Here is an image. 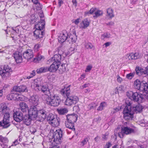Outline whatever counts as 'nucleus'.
<instances>
[{
	"label": "nucleus",
	"instance_id": "obj_1",
	"mask_svg": "<svg viewBox=\"0 0 148 148\" xmlns=\"http://www.w3.org/2000/svg\"><path fill=\"white\" fill-rule=\"evenodd\" d=\"M143 109L142 106L139 104L132 108V103L131 102H129L123 111L124 119L126 120H132L133 114L140 112Z\"/></svg>",
	"mask_w": 148,
	"mask_h": 148
},
{
	"label": "nucleus",
	"instance_id": "obj_2",
	"mask_svg": "<svg viewBox=\"0 0 148 148\" xmlns=\"http://www.w3.org/2000/svg\"><path fill=\"white\" fill-rule=\"evenodd\" d=\"M0 112V116L3 115V120L0 121V125L3 128H7L11 125L10 115L9 113L10 110L5 105L1 106Z\"/></svg>",
	"mask_w": 148,
	"mask_h": 148
},
{
	"label": "nucleus",
	"instance_id": "obj_3",
	"mask_svg": "<svg viewBox=\"0 0 148 148\" xmlns=\"http://www.w3.org/2000/svg\"><path fill=\"white\" fill-rule=\"evenodd\" d=\"M70 86L69 85L67 87H65L61 90V94L63 95H65L67 98L64 102L65 105L71 106L76 104L79 101L78 97L76 96H70Z\"/></svg>",
	"mask_w": 148,
	"mask_h": 148
},
{
	"label": "nucleus",
	"instance_id": "obj_4",
	"mask_svg": "<svg viewBox=\"0 0 148 148\" xmlns=\"http://www.w3.org/2000/svg\"><path fill=\"white\" fill-rule=\"evenodd\" d=\"M45 21L41 19L40 22H37L35 25L36 29L34 32V36L36 39L42 38L45 34L43 29H45Z\"/></svg>",
	"mask_w": 148,
	"mask_h": 148
},
{
	"label": "nucleus",
	"instance_id": "obj_5",
	"mask_svg": "<svg viewBox=\"0 0 148 148\" xmlns=\"http://www.w3.org/2000/svg\"><path fill=\"white\" fill-rule=\"evenodd\" d=\"M127 95L132 100L138 103H141L144 99L143 95L137 92H133L132 91H130L127 92Z\"/></svg>",
	"mask_w": 148,
	"mask_h": 148
},
{
	"label": "nucleus",
	"instance_id": "obj_6",
	"mask_svg": "<svg viewBox=\"0 0 148 148\" xmlns=\"http://www.w3.org/2000/svg\"><path fill=\"white\" fill-rule=\"evenodd\" d=\"M46 101L47 104L53 106H58L61 102L59 97L56 95H50V97L48 96L46 98Z\"/></svg>",
	"mask_w": 148,
	"mask_h": 148
},
{
	"label": "nucleus",
	"instance_id": "obj_7",
	"mask_svg": "<svg viewBox=\"0 0 148 148\" xmlns=\"http://www.w3.org/2000/svg\"><path fill=\"white\" fill-rule=\"evenodd\" d=\"M63 132L61 129L56 130L53 133L51 141H53L55 143L59 144L61 143L62 139Z\"/></svg>",
	"mask_w": 148,
	"mask_h": 148
},
{
	"label": "nucleus",
	"instance_id": "obj_8",
	"mask_svg": "<svg viewBox=\"0 0 148 148\" xmlns=\"http://www.w3.org/2000/svg\"><path fill=\"white\" fill-rule=\"evenodd\" d=\"M12 71L11 67L7 65H5L3 69H0V74L3 78L8 77L10 76V72Z\"/></svg>",
	"mask_w": 148,
	"mask_h": 148
},
{
	"label": "nucleus",
	"instance_id": "obj_9",
	"mask_svg": "<svg viewBox=\"0 0 148 148\" xmlns=\"http://www.w3.org/2000/svg\"><path fill=\"white\" fill-rule=\"evenodd\" d=\"M36 86L39 91H40L45 95H48L50 93L48 86L47 84L42 85L36 84Z\"/></svg>",
	"mask_w": 148,
	"mask_h": 148
},
{
	"label": "nucleus",
	"instance_id": "obj_10",
	"mask_svg": "<svg viewBox=\"0 0 148 148\" xmlns=\"http://www.w3.org/2000/svg\"><path fill=\"white\" fill-rule=\"evenodd\" d=\"M38 111L35 106L31 107L28 110V115L31 118L34 120L37 118Z\"/></svg>",
	"mask_w": 148,
	"mask_h": 148
},
{
	"label": "nucleus",
	"instance_id": "obj_11",
	"mask_svg": "<svg viewBox=\"0 0 148 148\" xmlns=\"http://www.w3.org/2000/svg\"><path fill=\"white\" fill-rule=\"evenodd\" d=\"M37 118L40 122H42L47 118L48 112L45 110L40 109L38 111Z\"/></svg>",
	"mask_w": 148,
	"mask_h": 148
},
{
	"label": "nucleus",
	"instance_id": "obj_12",
	"mask_svg": "<svg viewBox=\"0 0 148 148\" xmlns=\"http://www.w3.org/2000/svg\"><path fill=\"white\" fill-rule=\"evenodd\" d=\"M27 87L25 86H15L13 88V90H12V92L14 94V95H17V92H27Z\"/></svg>",
	"mask_w": 148,
	"mask_h": 148
},
{
	"label": "nucleus",
	"instance_id": "obj_13",
	"mask_svg": "<svg viewBox=\"0 0 148 148\" xmlns=\"http://www.w3.org/2000/svg\"><path fill=\"white\" fill-rule=\"evenodd\" d=\"M13 117L14 120L18 122H20L23 120V114L19 110L14 112Z\"/></svg>",
	"mask_w": 148,
	"mask_h": 148
},
{
	"label": "nucleus",
	"instance_id": "obj_14",
	"mask_svg": "<svg viewBox=\"0 0 148 148\" xmlns=\"http://www.w3.org/2000/svg\"><path fill=\"white\" fill-rule=\"evenodd\" d=\"M23 55L24 58L26 59L28 61L32 59L34 56L33 51L31 49L27 50L23 52Z\"/></svg>",
	"mask_w": 148,
	"mask_h": 148
},
{
	"label": "nucleus",
	"instance_id": "obj_15",
	"mask_svg": "<svg viewBox=\"0 0 148 148\" xmlns=\"http://www.w3.org/2000/svg\"><path fill=\"white\" fill-rule=\"evenodd\" d=\"M68 34L67 32L64 31L63 33L62 34H61L58 37V41L59 42H63L67 40V43H69L70 45V42H68Z\"/></svg>",
	"mask_w": 148,
	"mask_h": 148
},
{
	"label": "nucleus",
	"instance_id": "obj_16",
	"mask_svg": "<svg viewBox=\"0 0 148 148\" xmlns=\"http://www.w3.org/2000/svg\"><path fill=\"white\" fill-rule=\"evenodd\" d=\"M60 64L53 62L49 67H47V71L50 72H54L56 71Z\"/></svg>",
	"mask_w": 148,
	"mask_h": 148
},
{
	"label": "nucleus",
	"instance_id": "obj_17",
	"mask_svg": "<svg viewBox=\"0 0 148 148\" xmlns=\"http://www.w3.org/2000/svg\"><path fill=\"white\" fill-rule=\"evenodd\" d=\"M66 120L67 121L75 123L77 121L78 116L76 114H69L66 116Z\"/></svg>",
	"mask_w": 148,
	"mask_h": 148
},
{
	"label": "nucleus",
	"instance_id": "obj_18",
	"mask_svg": "<svg viewBox=\"0 0 148 148\" xmlns=\"http://www.w3.org/2000/svg\"><path fill=\"white\" fill-rule=\"evenodd\" d=\"M29 101L36 106L38 104V96L36 95H33L30 97Z\"/></svg>",
	"mask_w": 148,
	"mask_h": 148
},
{
	"label": "nucleus",
	"instance_id": "obj_19",
	"mask_svg": "<svg viewBox=\"0 0 148 148\" xmlns=\"http://www.w3.org/2000/svg\"><path fill=\"white\" fill-rule=\"evenodd\" d=\"M61 55L58 53L56 54L53 57L51 58V60L53 61V62L55 63L60 65L61 60Z\"/></svg>",
	"mask_w": 148,
	"mask_h": 148
},
{
	"label": "nucleus",
	"instance_id": "obj_20",
	"mask_svg": "<svg viewBox=\"0 0 148 148\" xmlns=\"http://www.w3.org/2000/svg\"><path fill=\"white\" fill-rule=\"evenodd\" d=\"M13 57L16 63H18L22 62L23 60L22 54L20 53L16 52L13 54Z\"/></svg>",
	"mask_w": 148,
	"mask_h": 148
},
{
	"label": "nucleus",
	"instance_id": "obj_21",
	"mask_svg": "<svg viewBox=\"0 0 148 148\" xmlns=\"http://www.w3.org/2000/svg\"><path fill=\"white\" fill-rule=\"evenodd\" d=\"M123 132L126 135L130 134L133 133L134 132V130L129 127L128 126H123L122 127Z\"/></svg>",
	"mask_w": 148,
	"mask_h": 148
},
{
	"label": "nucleus",
	"instance_id": "obj_22",
	"mask_svg": "<svg viewBox=\"0 0 148 148\" xmlns=\"http://www.w3.org/2000/svg\"><path fill=\"white\" fill-rule=\"evenodd\" d=\"M140 91L143 92H145L147 93L148 91V84L144 81L142 82V85L140 88Z\"/></svg>",
	"mask_w": 148,
	"mask_h": 148
},
{
	"label": "nucleus",
	"instance_id": "obj_23",
	"mask_svg": "<svg viewBox=\"0 0 148 148\" xmlns=\"http://www.w3.org/2000/svg\"><path fill=\"white\" fill-rule=\"evenodd\" d=\"M19 106L21 110L23 112H26L29 110L27 105L24 102L20 103Z\"/></svg>",
	"mask_w": 148,
	"mask_h": 148
},
{
	"label": "nucleus",
	"instance_id": "obj_24",
	"mask_svg": "<svg viewBox=\"0 0 148 148\" xmlns=\"http://www.w3.org/2000/svg\"><path fill=\"white\" fill-rule=\"evenodd\" d=\"M33 120L34 119L31 118L29 115H27L23 117V120L25 125L28 126L31 124L32 120Z\"/></svg>",
	"mask_w": 148,
	"mask_h": 148
},
{
	"label": "nucleus",
	"instance_id": "obj_25",
	"mask_svg": "<svg viewBox=\"0 0 148 148\" xmlns=\"http://www.w3.org/2000/svg\"><path fill=\"white\" fill-rule=\"evenodd\" d=\"M135 71L137 75H140V74L142 75L143 73L148 75V68L146 70L143 71V70L140 69L139 67H136Z\"/></svg>",
	"mask_w": 148,
	"mask_h": 148
},
{
	"label": "nucleus",
	"instance_id": "obj_26",
	"mask_svg": "<svg viewBox=\"0 0 148 148\" xmlns=\"http://www.w3.org/2000/svg\"><path fill=\"white\" fill-rule=\"evenodd\" d=\"M127 57L129 60H136L139 58V56L138 53H131L129 55H127Z\"/></svg>",
	"mask_w": 148,
	"mask_h": 148
},
{
	"label": "nucleus",
	"instance_id": "obj_27",
	"mask_svg": "<svg viewBox=\"0 0 148 148\" xmlns=\"http://www.w3.org/2000/svg\"><path fill=\"white\" fill-rule=\"evenodd\" d=\"M66 126L69 129L71 130H72L75 131V128L74 127V123L71 122L67 121L65 123Z\"/></svg>",
	"mask_w": 148,
	"mask_h": 148
},
{
	"label": "nucleus",
	"instance_id": "obj_28",
	"mask_svg": "<svg viewBox=\"0 0 148 148\" xmlns=\"http://www.w3.org/2000/svg\"><path fill=\"white\" fill-rule=\"evenodd\" d=\"M142 85V82L138 79L135 80L134 83V87L136 89L140 91V88Z\"/></svg>",
	"mask_w": 148,
	"mask_h": 148
},
{
	"label": "nucleus",
	"instance_id": "obj_29",
	"mask_svg": "<svg viewBox=\"0 0 148 148\" xmlns=\"http://www.w3.org/2000/svg\"><path fill=\"white\" fill-rule=\"evenodd\" d=\"M53 126L57 127L60 124L59 121L57 119L56 116L52 120L51 122H49Z\"/></svg>",
	"mask_w": 148,
	"mask_h": 148
},
{
	"label": "nucleus",
	"instance_id": "obj_30",
	"mask_svg": "<svg viewBox=\"0 0 148 148\" xmlns=\"http://www.w3.org/2000/svg\"><path fill=\"white\" fill-rule=\"evenodd\" d=\"M57 111L60 115H64L68 111L67 109L66 108H58L57 109Z\"/></svg>",
	"mask_w": 148,
	"mask_h": 148
},
{
	"label": "nucleus",
	"instance_id": "obj_31",
	"mask_svg": "<svg viewBox=\"0 0 148 148\" xmlns=\"http://www.w3.org/2000/svg\"><path fill=\"white\" fill-rule=\"evenodd\" d=\"M89 22L88 21L87 19H85L83 20L82 23H81L82 27L83 28L85 29L89 26Z\"/></svg>",
	"mask_w": 148,
	"mask_h": 148
},
{
	"label": "nucleus",
	"instance_id": "obj_32",
	"mask_svg": "<svg viewBox=\"0 0 148 148\" xmlns=\"http://www.w3.org/2000/svg\"><path fill=\"white\" fill-rule=\"evenodd\" d=\"M107 13L108 16L110 18H112L114 16L113 13V10L110 8H109L107 9Z\"/></svg>",
	"mask_w": 148,
	"mask_h": 148
},
{
	"label": "nucleus",
	"instance_id": "obj_33",
	"mask_svg": "<svg viewBox=\"0 0 148 148\" xmlns=\"http://www.w3.org/2000/svg\"><path fill=\"white\" fill-rule=\"evenodd\" d=\"M47 67H43L36 70V72L38 73H43L47 72Z\"/></svg>",
	"mask_w": 148,
	"mask_h": 148
},
{
	"label": "nucleus",
	"instance_id": "obj_34",
	"mask_svg": "<svg viewBox=\"0 0 148 148\" xmlns=\"http://www.w3.org/2000/svg\"><path fill=\"white\" fill-rule=\"evenodd\" d=\"M77 39V38L76 34L74 32L73 35H71L69 37L68 42L71 40L72 42H75Z\"/></svg>",
	"mask_w": 148,
	"mask_h": 148
},
{
	"label": "nucleus",
	"instance_id": "obj_35",
	"mask_svg": "<svg viewBox=\"0 0 148 148\" xmlns=\"http://www.w3.org/2000/svg\"><path fill=\"white\" fill-rule=\"evenodd\" d=\"M44 57L40 55H38L36 58H34L32 60L34 62H39L40 61L44 59Z\"/></svg>",
	"mask_w": 148,
	"mask_h": 148
},
{
	"label": "nucleus",
	"instance_id": "obj_36",
	"mask_svg": "<svg viewBox=\"0 0 148 148\" xmlns=\"http://www.w3.org/2000/svg\"><path fill=\"white\" fill-rule=\"evenodd\" d=\"M77 47L75 45V44L73 43L71 45V47L69 49V52H71L72 53L71 54H72V53H74V52H72L73 51H77Z\"/></svg>",
	"mask_w": 148,
	"mask_h": 148
},
{
	"label": "nucleus",
	"instance_id": "obj_37",
	"mask_svg": "<svg viewBox=\"0 0 148 148\" xmlns=\"http://www.w3.org/2000/svg\"><path fill=\"white\" fill-rule=\"evenodd\" d=\"M56 116L52 114H47L46 118L47 121H49V122H50Z\"/></svg>",
	"mask_w": 148,
	"mask_h": 148
},
{
	"label": "nucleus",
	"instance_id": "obj_38",
	"mask_svg": "<svg viewBox=\"0 0 148 148\" xmlns=\"http://www.w3.org/2000/svg\"><path fill=\"white\" fill-rule=\"evenodd\" d=\"M103 14V12L100 10H98L95 12V15L93 16L94 18H97L102 16Z\"/></svg>",
	"mask_w": 148,
	"mask_h": 148
},
{
	"label": "nucleus",
	"instance_id": "obj_39",
	"mask_svg": "<svg viewBox=\"0 0 148 148\" xmlns=\"http://www.w3.org/2000/svg\"><path fill=\"white\" fill-rule=\"evenodd\" d=\"M96 9L95 8H91L89 11L86 12H85V14L86 15H88V14H92L95 11Z\"/></svg>",
	"mask_w": 148,
	"mask_h": 148
},
{
	"label": "nucleus",
	"instance_id": "obj_40",
	"mask_svg": "<svg viewBox=\"0 0 148 148\" xmlns=\"http://www.w3.org/2000/svg\"><path fill=\"white\" fill-rule=\"evenodd\" d=\"M135 73L134 72L132 73H130L128 74H127L126 75V78L129 79H131L133 78L134 75Z\"/></svg>",
	"mask_w": 148,
	"mask_h": 148
},
{
	"label": "nucleus",
	"instance_id": "obj_41",
	"mask_svg": "<svg viewBox=\"0 0 148 148\" xmlns=\"http://www.w3.org/2000/svg\"><path fill=\"white\" fill-rule=\"evenodd\" d=\"M35 75V71L34 70L32 72L30 73V75L27 76H25L24 78V79H30V78L32 77L33 76Z\"/></svg>",
	"mask_w": 148,
	"mask_h": 148
},
{
	"label": "nucleus",
	"instance_id": "obj_42",
	"mask_svg": "<svg viewBox=\"0 0 148 148\" xmlns=\"http://www.w3.org/2000/svg\"><path fill=\"white\" fill-rule=\"evenodd\" d=\"M18 94V95L16 97V99L18 101H23L24 100V97L23 96L19 95L18 93L17 95Z\"/></svg>",
	"mask_w": 148,
	"mask_h": 148
},
{
	"label": "nucleus",
	"instance_id": "obj_43",
	"mask_svg": "<svg viewBox=\"0 0 148 148\" xmlns=\"http://www.w3.org/2000/svg\"><path fill=\"white\" fill-rule=\"evenodd\" d=\"M0 141L3 143H6L8 141V139L5 137H3L1 136H0Z\"/></svg>",
	"mask_w": 148,
	"mask_h": 148
},
{
	"label": "nucleus",
	"instance_id": "obj_44",
	"mask_svg": "<svg viewBox=\"0 0 148 148\" xmlns=\"http://www.w3.org/2000/svg\"><path fill=\"white\" fill-rule=\"evenodd\" d=\"M88 141V138H85L80 142V143H81V144L82 145V146H83L84 145L86 144Z\"/></svg>",
	"mask_w": 148,
	"mask_h": 148
},
{
	"label": "nucleus",
	"instance_id": "obj_45",
	"mask_svg": "<svg viewBox=\"0 0 148 148\" xmlns=\"http://www.w3.org/2000/svg\"><path fill=\"white\" fill-rule=\"evenodd\" d=\"M105 102H103L101 103L100 106L98 108L97 110H103V107L105 106Z\"/></svg>",
	"mask_w": 148,
	"mask_h": 148
},
{
	"label": "nucleus",
	"instance_id": "obj_46",
	"mask_svg": "<svg viewBox=\"0 0 148 148\" xmlns=\"http://www.w3.org/2000/svg\"><path fill=\"white\" fill-rule=\"evenodd\" d=\"M110 37V34H108V33H105L103 34L101 36V38L104 39L106 38H109Z\"/></svg>",
	"mask_w": 148,
	"mask_h": 148
},
{
	"label": "nucleus",
	"instance_id": "obj_47",
	"mask_svg": "<svg viewBox=\"0 0 148 148\" xmlns=\"http://www.w3.org/2000/svg\"><path fill=\"white\" fill-rule=\"evenodd\" d=\"M86 47L87 49H92L94 46L91 43H88L86 45Z\"/></svg>",
	"mask_w": 148,
	"mask_h": 148
},
{
	"label": "nucleus",
	"instance_id": "obj_48",
	"mask_svg": "<svg viewBox=\"0 0 148 148\" xmlns=\"http://www.w3.org/2000/svg\"><path fill=\"white\" fill-rule=\"evenodd\" d=\"M65 65V64H62L61 65L60 68V70H61V72H62L65 71L66 68Z\"/></svg>",
	"mask_w": 148,
	"mask_h": 148
},
{
	"label": "nucleus",
	"instance_id": "obj_49",
	"mask_svg": "<svg viewBox=\"0 0 148 148\" xmlns=\"http://www.w3.org/2000/svg\"><path fill=\"white\" fill-rule=\"evenodd\" d=\"M125 134L124 133V132H123L122 129L121 128V132L118 133L119 136L120 138H122L123 137Z\"/></svg>",
	"mask_w": 148,
	"mask_h": 148
},
{
	"label": "nucleus",
	"instance_id": "obj_50",
	"mask_svg": "<svg viewBox=\"0 0 148 148\" xmlns=\"http://www.w3.org/2000/svg\"><path fill=\"white\" fill-rule=\"evenodd\" d=\"M79 19H80V18H78L76 19L75 21H74V20H73L72 21L73 23H74L75 24L77 25L79 24Z\"/></svg>",
	"mask_w": 148,
	"mask_h": 148
},
{
	"label": "nucleus",
	"instance_id": "obj_51",
	"mask_svg": "<svg viewBox=\"0 0 148 148\" xmlns=\"http://www.w3.org/2000/svg\"><path fill=\"white\" fill-rule=\"evenodd\" d=\"M36 129L32 127L30 128V131L32 134H34L36 132Z\"/></svg>",
	"mask_w": 148,
	"mask_h": 148
},
{
	"label": "nucleus",
	"instance_id": "obj_52",
	"mask_svg": "<svg viewBox=\"0 0 148 148\" xmlns=\"http://www.w3.org/2000/svg\"><path fill=\"white\" fill-rule=\"evenodd\" d=\"M11 94L8 95L7 96V98L8 100H11V97L13 96L12 94L14 95V94H13L12 92V91H11Z\"/></svg>",
	"mask_w": 148,
	"mask_h": 148
},
{
	"label": "nucleus",
	"instance_id": "obj_53",
	"mask_svg": "<svg viewBox=\"0 0 148 148\" xmlns=\"http://www.w3.org/2000/svg\"><path fill=\"white\" fill-rule=\"evenodd\" d=\"M92 66H91L88 65L87 66L85 71L86 72L90 71L92 68Z\"/></svg>",
	"mask_w": 148,
	"mask_h": 148
},
{
	"label": "nucleus",
	"instance_id": "obj_54",
	"mask_svg": "<svg viewBox=\"0 0 148 148\" xmlns=\"http://www.w3.org/2000/svg\"><path fill=\"white\" fill-rule=\"evenodd\" d=\"M111 145V143L110 142H109L106 144L104 148H109Z\"/></svg>",
	"mask_w": 148,
	"mask_h": 148
},
{
	"label": "nucleus",
	"instance_id": "obj_55",
	"mask_svg": "<svg viewBox=\"0 0 148 148\" xmlns=\"http://www.w3.org/2000/svg\"><path fill=\"white\" fill-rule=\"evenodd\" d=\"M117 81L119 82H121L122 80V78L120 77L119 75H117Z\"/></svg>",
	"mask_w": 148,
	"mask_h": 148
},
{
	"label": "nucleus",
	"instance_id": "obj_56",
	"mask_svg": "<svg viewBox=\"0 0 148 148\" xmlns=\"http://www.w3.org/2000/svg\"><path fill=\"white\" fill-rule=\"evenodd\" d=\"M40 47V45H39V44H37V45H36L35 46V47H34V48H35V50H38V49H39V48Z\"/></svg>",
	"mask_w": 148,
	"mask_h": 148
},
{
	"label": "nucleus",
	"instance_id": "obj_57",
	"mask_svg": "<svg viewBox=\"0 0 148 148\" xmlns=\"http://www.w3.org/2000/svg\"><path fill=\"white\" fill-rule=\"evenodd\" d=\"M18 144V140H16L13 142V143L12 146H16Z\"/></svg>",
	"mask_w": 148,
	"mask_h": 148
},
{
	"label": "nucleus",
	"instance_id": "obj_58",
	"mask_svg": "<svg viewBox=\"0 0 148 148\" xmlns=\"http://www.w3.org/2000/svg\"><path fill=\"white\" fill-rule=\"evenodd\" d=\"M123 86H119L118 88L116 87V90L117 92L118 90H119L120 91H121L123 90Z\"/></svg>",
	"mask_w": 148,
	"mask_h": 148
},
{
	"label": "nucleus",
	"instance_id": "obj_59",
	"mask_svg": "<svg viewBox=\"0 0 148 148\" xmlns=\"http://www.w3.org/2000/svg\"><path fill=\"white\" fill-rule=\"evenodd\" d=\"M88 84H85L80 87L81 89H83L88 87Z\"/></svg>",
	"mask_w": 148,
	"mask_h": 148
},
{
	"label": "nucleus",
	"instance_id": "obj_60",
	"mask_svg": "<svg viewBox=\"0 0 148 148\" xmlns=\"http://www.w3.org/2000/svg\"><path fill=\"white\" fill-rule=\"evenodd\" d=\"M92 104H90L88 106V108L89 109H91L95 108V106H93L92 105Z\"/></svg>",
	"mask_w": 148,
	"mask_h": 148
},
{
	"label": "nucleus",
	"instance_id": "obj_61",
	"mask_svg": "<svg viewBox=\"0 0 148 148\" xmlns=\"http://www.w3.org/2000/svg\"><path fill=\"white\" fill-rule=\"evenodd\" d=\"M101 119L100 117H99L95 119L94 121H96L97 122H99L100 120H101Z\"/></svg>",
	"mask_w": 148,
	"mask_h": 148
},
{
	"label": "nucleus",
	"instance_id": "obj_62",
	"mask_svg": "<svg viewBox=\"0 0 148 148\" xmlns=\"http://www.w3.org/2000/svg\"><path fill=\"white\" fill-rule=\"evenodd\" d=\"M111 43L110 42H107L105 43L104 45H105L106 47H108L111 44Z\"/></svg>",
	"mask_w": 148,
	"mask_h": 148
},
{
	"label": "nucleus",
	"instance_id": "obj_63",
	"mask_svg": "<svg viewBox=\"0 0 148 148\" xmlns=\"http://www.w3.org/2000/svg\"><path fill=\"white\" fill-rule=\"evenodd\" d=\"M114 24V22L112 21H111L110 22H109L107 23V25H113Z\"/></svg>",
	"mask_w": 148,
	"mask_h": 148
},
{
	"label": "nucleus",
	"instance_id": "obj_64",
	"mask_svg": "<svg viewBox=\"0 0 148 148\" xmlns=\"http://www.w3.org/2000/svg\"><path fill=\"white\" fill-rule=\"evenodd\" d=\"M73 5L75 6H77V1L76 0H72V1Z\"/></svg>",
	"mask_w": 148,
	"mask_h": 148
}]
</instances>
